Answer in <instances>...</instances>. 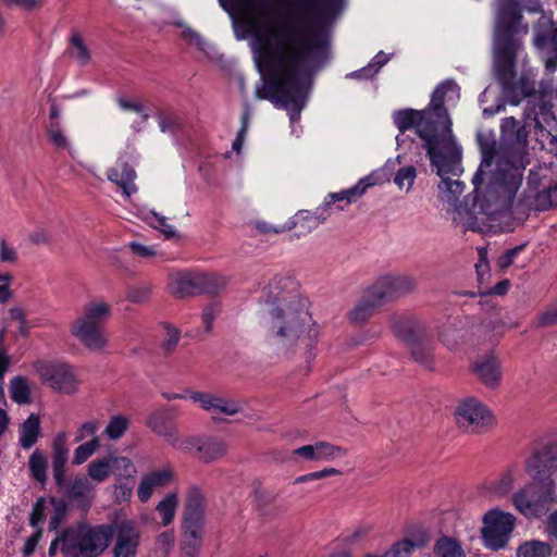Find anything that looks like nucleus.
I'll list each match as a JSON object with an SVG mask.
<instances>
[{
  "mask_svg": "<svg viewBox=\"0 0 557 557\" xmlns=\"http://www.w3.org/2000/svg\"><path fill=\"white\" fill-rule=\"evenodd\" d=\"M346 4L347 0H292L293 20L307 29L284 32L256 57L261 77L255 97L287 111L296 137L301 133L300 116L313 75L330 60L332 28Z\"/></svg>",
  "mask_w": 557,
  "mask_h": 557,
  "instance_id": "nucleus-1",
  "label": "nucleus"
},
{
  "mask_svg": "<svg viewBox=\"0 0 557 557\" xmlns=\"http://www.w3.org/2000/svg\"><path fill=\"white\" fill-rule=\"evenodd\" d=\"M527 126L529 124H521L513 116L502 120V150L496 170L486 186L483 185L485 169H490L494 162L496 143L484 140L483 135H479L481 162L472 177V194L466 197L463 205L455 209L453 221L456 224L462 225L465 230L481 231L480 214L492 218L512 205L529 164Z\"/></svg>",
  "mask_w": 557,
  "mask_h": 557,
  "instance_id": "nucleus-2",
  "label": "nucleus"
},
{
  "mask_svg": "<svg viewBox=\"0 0 557 557\" xmlns=\"http://www.w3.org/2000/svg\"><path fill=\"white\" fill-rule=\"evenodd\" d=\"M460 97V88L454 79H444L432 92L429 106L423 110L404 109L393 114L394 124L399 131L396 136L397 145H404L407 140L406 132L414 129L416 134L424 141L426 154L431 163L438 165L440 172H446L447 165L458 161V149L455 147V138L451 131V120L444 106L445 100L457 101Z\"/></svg>",
  "mask_w": 557,
  "mask_h": 557,
  "instance_id": "nucleus-3",
  "label": "nucleus"
},
{
  "mask_svg": "<svg viewBox=\"0 0 557 557\" xmlns=\"http://www.w3.org/2000/svg\"><path fill=\"white\" fill-rule=\"evenodd\" d=\"M495 26L493 36V71L506 100L518 106L523 99H531L535 92L534 83L527 77L516 79V63L522 50L520 34L528 33L521 24V4L518 0H495Z\"/></svg>",
  "mask_w": 557,
  "mask_h": 557,
  "instance_id": "nucleus-4",
  "label": "nucleus"
},
{
  "mask_svg": "<svg viewBox=\"0 0 557 557\" xmlns=\"http://www.w3.org/2000/svg\"><path fill=\"white\" fill-rule=\"evenodd\" d=\"M269 339L282 354L305 349L312 358L319 329L305 305L273 307L264 320Z\"/></svg>",
  "mask_w": 557,
  "mask_h": 557,
  "instance_id": "nucleus-5",
  "label": "nucleus"
},
{
  "mask_svg": "<svg viewBox=\"0 0 557 557\" xmlns=\"http://www.w3.org/2000/svg\"><path fill=\"white\" fill-rule=\"evenodd\" d=\"M547 151L552 160L529 171L527 186L518 198L517 208L527 211H546L557 206V135L548 134Z\"/></svg>",
  "mask_w": 557,
  "mask_h": 557,
  "instance_id": "nucleus-6",
  "label": "nucleus"
},
{
  "mask_svg": "<svg viewBox=\"0 0 557 557\" xmlns=\"http://www.w3.org/2000/svg\"><path fill=\"white\" fill-rule=\"evenodd\" d=\"M63 540L65 557H98L112 541V530L109 524L78 522L63 530Z\"/></svg>",
  "mask_w": 557,
  "mask_h": 557,
  "instance_id": "nucleus-7",
  "label": "nucleus"
},
{
  "mask_svg": "<svg viewBox=\"0 0 557 557\" xmlns=\"http://www.w3.org/2000/svg\"><path fill=\"white\" fill-rule=\"evenodd\" d=\"M110 314L109 304L103 300L90 301L84 306L82 314L71 324V334L89 350H101L108 342L103 325Z\"/></svg>",
  "mask_w": 557,
  "mask_h": 557,
  "instance_id": "nucleus-8",
  "label": "nucleus"
},
{
  "mask_svg": "<svg viewBox=\"0 0 557 557\" xmlns=\"http://www.w3.org/2000/svg\"><path fill=\"white\" fill-rule=\"evenodd\" d=\"M556 483L553 478L542 481L533 480L517 490L511 495V502L517 511L528 519L545 515L556 502Z\"/></svg>",
  "mask_w": 557,
  "mask_h": 557,
  "instance_id": "nucleus-9",
  "label": "nucleus"
},
{
  "mask_svg": "<svg viewBox=\"0 0 557 557\" xmlns=\"http://www.w3.org/2000/svg\"><path fill=\"white\" fill-rule=\"evenodd\" d=\"M459 429L469 434H484L496 423L493 412L481 400L474 397L462 399L455 410Z\"/></svg>",
  "mask_w": 557,
  "mask_h": 557,
  "instance_id": "nucleus-10",
  "label": "nucleus"
},
{
  "mask_svg": "<svg viewBox=\"0 0 557 557\" xmlns=\"http://www.w3.org/2000/svg\"><path fill=\"white\" fill-rule=\"evenodd\" d=\"M222 276L207 273L178 272L171 277L170 290L177 298L199 294H216L224 288Z\"/></svg>",
  "mask_w": 557,
  "mask_h": 557,
  "instance_id": "nucleus-11",
  "label": "nucleus"
},
{
  "mask_svg": "<svg viewBox=\"0 0 557 557\" xmlns=\"http://www.w3.org/2000/svg\"><path fill=\"white\" fill-rule=\"evenodd\" d=\"M483 522L482 539L484 545L493 550L504 548L515 528V516L494 508L484 515Z\"/></svg>",
  "mask_w": 557,
  "mask_h": 557,
  "instance_id": "nucleus-12",
  "label": "nucleus"
},
{
  "mask_svg": "<svg viewBox=\"0 0 557 557\" xmlns=\"http://www.w3.org/2000/svg\"><path fill=\"white\" fill-rule=\"evenodd\" d=\"M391 161H387L386 164L376 171L371 172L369 175L360 178L356 185L350 188L341 190L338 193H332L327 197H325L322 202V209L325 210L326 213L335 206L337 202L341 203L345 201V206L351 203L352 200L361 197L366 194L367 189L371 186L382 184L384 181H389Z\"/></svg>",
  "mask_w": 557,
  "mask_h": 557,
  "instance_id": "nucleus-13",
  "label": "nucleus"
},
{
  "mask_svg": "<svg viewBox=\"0 0 557 557\" xmlns=\"http://www.w3.org/2000/svg\"><path fill=\"white\" fill-rule=\"evenodd\" d=\"M33 368L40 381L54 391L71 394L76 389V377L72 368L66 363L36 361Z\"/></svg>",
  "mask_w": 557,
  "mask_h": 557,
  "instance_id": "nucleus-14",
  "label": "nucleus"
},
{
  "mask_svg": "<svg viewBox=\"0 0 557 557\" xmlns=\"http://www.w3.org/2000/svg\"><path fill=\"white\" fill-rule=\"evenodd\" d=\"M270 308L305 305L298 293V283L289 275H276L263 288Z\"/></svg>",
  "mask_w": 557,
  "mask_h": 557,
  "instance_id": "nucleus-15",
  "label": "nucleus"
},
{
  "mask_svg": "<svg viewBox=\"0 0 557 557\" xmlns=\"http://www.w3.org/2000/svg\"><path fill=\"white\" fill-rule=\"evenodd\" d=\"M138 162V154L135 150L124 151L116 160V165L107 171V178L116 184L123 191L126 199L137 193L135 180L137 177L135 166Z\"/></svg>",
  "mask_w": 557,
  "mask_h": 557,
  "instance_id": "nucleus-16",
  "label": "nucleus"
},
{
  "mask_svg": "<svg viewBox=\"0 0 557 557\" xmlns=\"http://www.w3.org/2000/svg\"><path fill=\"white\" fill-rule=\"evenodd\" d=\"M110 525L112 537H115L112 549L113 557H136L141 539L140 530L136 522L123 519Z\"/></svg>",
  "mask_w": 557,
  "mask_h": 557,
  "instance_id": "nucleus-17",
  "label": "nucleus"
},
{
  "mask_svg": "<svg viewBox=\"0 0 557 557\" xmlns=\"http://www.w3.org/2000/svg\"><path fill=\"white\" fill-rule=\"evenodd\" d=\"M534 45L543 53L546 73L554 74L557 71V28L545 15L535 26Z\"/></svg>",
  "mask_w": 557,
  "mask_h": 557,
  "instance_id": "nucleus-18",
  "label": "nucleus"
},
{
  "mask_svg": "<svg viewBox=\"0 0 557 557\" xmlns=\"http://www.w3.org/2000/svg\"><path fill=\"white\" fill-rule=\"evenodd\" d=\"M416 278L408 274H386L371 285V293L376 299L392 301L414 290Z\"/></svg>",
  "mask_w": 557,
  "mask_h": 557,
  "instance_id": "nucleus-19",
  "label": "nucleus"
},
{
  "mask_svg": "<svg viewBox=\"0 0 557 557\" xmlns=\"http://www.w3.org/2000/svg\"><path fill=\"white\" fill-rule=\"evenodd\" d=\"M455 147L458 149V161L455 164H450V161L447 159L444 160L445 164L447 165L446 172H440L438 165L435 163H431V165L436 170V174L441 177V183L438 184V189L441 193L442 200H445L449 203H455L458 200V197L463 193L465 189V183L459 180H450L449 176H456L460 175L463 171L461 166V154L462 149L461 146L457 144L455 140Z\"/></svg>",
  "mask_w": 557,
  "mask_h": 557,
  "instance_id": "nucleus-20",
  "label": "nucleus"
},
{
  "mask_svg": "<svg viewBox=\"0 0 557 557\" xmlns=\"http://www.w3.org/2000/svg\"><path fill=\"white\" fill-rule=\"evenodd\" d=\"M525 471L533 480L553 478L557 469V445L548 444L535 450L524 462Z\"/></svg>",
  "mask_w": 557,
  "mask_h": 557,
  "instance_id": "nucleus-21",
  "label": "nucleus"
},
{
  "mask_svg": "<svg viewBox=\"0 0 557 557\" xmlns=\"http://www.w3.org/2000/svg\"><path fill=\"white\" fill-rule=\"evenodd\" d=\"M205 497L201 490L197 486L189 488L187 493L186 505L184 509V534H191L194 537L197 533L202 534L205 524Z\"/></svg>",
  "mask_w": 557,
  "mask_h": 557,
  "instance_id": "nucleus-22",
  "label": "nucleus"
},
{
  "mask_svg": "<svg viewBox=\"0 0 557 557\" xmlns=\"http://www.w3.org/2000/svg\"><path fill=\"white\" fill-rule=\"evenodd\" d=\"M189 398L213 418L218 414L235 416L242 410L240 401L213 393L190 392Z\"/></svg>",
  "mask_w": 557,
  "mask_h": 557,
  "instance_id": "nucleus-23",
  "label": "nucleus"
},
{
  "mask_svg": "<svg viewBox=\"0 0 557 557\" xmlns=\"http://www.w3.org/2000/svg\"><path fill=\"white\" fill-rule=\"evenodd\" d=\"M553 104L549 100H546V95H536L535 92L528 99L527 106L523 113V121L529 126L533 125L535 128H539L541 132V136L545 138V143H548V134L553 135L550 132H546L544 134L541 119L544 122L553 119Z\"/></svg>",
  "mask_w": 557,
  "mask_h": 557,
  "instance_id": "nucleus-24",
  "label": "nucleus"
},
{
  "mask_svg": "<svg viewBox=\"0 0 557 557\" xmlns=\"http://www.w3.org/2000/svg\"><path fill=\"white\" fill-rule=\"evenodd\" d=\"M391 326L394 334L405 343H410L424 338L428 330L425 324L411 313L395 314L391 320Z\"/></svg>",
  "mask_w": 557,
  "mask_h": 557,
  "instance_id": "nucleus-25",
  "label": "nucleus"
},
{
  "mask_svg": "<svg viewBox=\"0 0 557 557\" xmlns=\"http://www.w3.org/2000/svg\"><path fill=\"white\" fill-rule=\"evenodd\" d=\"M293 457H299L306 461H333L345 456V450L327 442H315L304 445L292 451Z\"/></svg>",
  "mask_w": 557,
  "mask_h": 557,
  "instance_id": "nucleus-26",
  "label": "nucleus"
},
{
  "mask_svg": "<svg viewBox=\"0 0 557 557\" xmlns=\"http://www.w3.org/2000/svg\"><path fill=\"white\" fill-rule=\"evenodd\" d=\"M52 457L51 468L54 483L58 487L65 485V471L69 460L67 433L59 432L51 444Z\"/></svg>",
  "mask_w": 557,
  "mask_h": 557,
  "instance_id": "nucleus-27",
  "label": "nucleus"
},
{
  "mask_svg": "<svg viewBox=\"0 0 557 557\" xmlns=\"http://www.w3.org/2000/svg\"><path fill=\"white\" fill-rule=\"evenodd\" d=\"M65 494L73 506L87 512L95 500L96 491L92 483L83 475H77L66 487Z\"/></svg>",
  "mask_w": 557,
  "mask_h": 557,
  "instance_id": "nucleus-28",
  "label": "nucleus"
},
{
  "mask_svg": "<svg viewBox=\"0 0 557 557\" xmlns=\"http://www.w3.org/2000/svg\"><path fill=\"white\" fill-rule=\"evenodd\" d=\"M219 4L231 15L242 10L259 18H269L274 13L273 0H218Z\"/></svg>",
  "mask_w": 557,
  "mask_h": 557,
  "instance_id": "nucleus-29",
  "label": "nucleus"
},
{
  "mask_svg": "<svg viewBox=\"0 0 557 557\" xmlns=\"http://www.w3.org/2000/svg\"><path fill=\"white\" fill-rule=\"evenodd\" d=\"M173 480L174 471L169 467L144 474L137 490L138 499L147 503L156 488L164 487Z\"/></svg>",
  "mask_w": 557,
  "mask_h": 557,
  "instance_id": "nucleus-30",
  "label": "nucleus"
},
{
  "mask_svg": "<svg viewBox=\"0 0 557 557\" xmlns=\"http://www.w3.org/2000/svg\"><path fill=\"white\" fill-rule=\"evenodd\" d=\"M330 213H326L322 206H319L313 212L309 210H299L293 218H290L285 226L281 230H275L276 233L292 230L295 227L300 228L299 234L305 235L315 230L323 223Z\"/></svg>",
  "mask_w": 557,
  "mask_h": 557,
  "instance_id": "nucleus-31",
  "label": "nucleus"
},
{
  "mask_svg": "<svg viewBox=\"0 0 557 557\" xmlns=\"http://www.w3.org/2000/svg\"><path fill=\"white\" fill-rule=\"evenodd\" d=\"M472 371L487 387L495 388L502 380L499 361L492 355H486L472 363Z\"/></svg>",
  "mask_w": 557,
  "mask_h": 557,
  "instance_id": "nucleus-32",
  "label": "nucleus"
},
{
  "mask_svg": "<svg viewBox=\"0 0 557 557\" xmlns=\"http://www.w3.org/2000/svg\"><path fill=\"white\" fill-rule=\"evenodd\" d=\"M523 475L522 469L519 465H509L500 474L499 478L491 483V493L495 496L508 495L515 485Z\"/></svg>",
  "mask_w": 557,
  "mask_h": 557,
  "instance_id": "nucleus-33",
  "label": "nucleus"
},
{
  "mask_svg": "<svg viewBox=\"0 0 557 557\" xmlns=\"http://www.w3.org/2000/svg\"><path fill=\"white\" fill-rule=\"evenodd\" d=\"M407 348L410 351L411 358L414 362L420 364L421 367L432 370L434 366V344L429 337V333L426 336L421 339H417L409 345Z\"/></svg>",
  "mask_w": 557,
  "mask_h": 557,
  "instance_id": "nucleus-34",
  "label": "nucleus"
},
{
  "mask_svg": "<svg viewBox=\"0 0 557 557\" xmlns=\"http://www.w3.org/2000/svg\"><path fill=\"white\" fill-rule=\"evenodd\" d=\"M382 300L376 299L371 293V286L368 287L360 301L356 304L349 312V320L352 324L359 325L364 323L374 312V309L382 305Z\"/></svg>",
  "mask_w": 557,
  "mask_h": 557,
  "instance_id": "nucleus-35",
  "label": "nucleus"
},
{
  "mask_svg": "<svg viewBox=\"0 0 557 557\" xmlns=\"http://www.w3.org/2000/svg\"><path fill=\"white\" fill-rule=\"evenodd\" d=\"M40 434V417L37 413H30L21 425L18 436L20 446L25 450L30 449L37 443Z\"/></svg>",
  "mask_w": 557,
  "mask_h": 557,
  "instance_id": "nucleus-36",
  "label": "nucleus"
},
{
  "mask_svg": "<svg viewBox=\"0 0 557 557\" xmlns=\"http://www.w3.org/2000/svg\"><path fill=\"white\" fill-rule=\"evenodd\" d=\"M226 445L216 437H200L197 458L203 462H210L223 457L226 454Z\"/></svg>",
  "mask_w": 557,
  "mask_h": 557,
  "instance_id": "nucleus-37",
  "label": "nucleus"
},
{
  "mask_svg": "<svg viewBox=\"0 0 557 557\" xmlns=\"http://www.w3.org/2000/svg\"><path fill=\"white\" fill-rule=\"evenodd\" d=\"M171 413L168 408L156 410L147 418V425L157 435L164 437L166 441L176 431L174 426L169 424Z\"/></svg>",
  "mask_w": 557,
  "mask_h": 557,
  "instance_id": "nucleus-38",
  "label": "nucleus"
},
{
  "mask_svg": "<svg viewBox=\"0 0 557 557\" xmlns=\"http://www.w3.org/2000/svg\"><path fill=\"white\" fill-rule=\"evenodd\" d=\"M553 554L555 547L540 540L527 541L517 548V557H552Z\"/></svg>",
  "mask_w": 557,
  "mask_h": 557,
  "instance_id": "nucleus-39",
  "label": "nucleus"
},
{
  "mask_svg": "<svg viewBox=\"0 0 557 557\" xmlns=\"http://www.w3.org/2000/svg\"><path fill=\"white\" fill-rule=\"evenodd\" d=\"M69 54L81 66H86L90 62V51L77 30L73 32L70 37Z\"/></svg>",
  "mask_w": 557,
  "mask_h": 557,
  "instance_id": "nucleus-40",
  "label": "nucleus"
},
{
  "mask_svg": "<svg viewBox=\"0 0 557 557\" xmlns=\"http://www.w3.org/2000/svg\"><path fill=\"white\" fill-rule=\"evenodd\" d=\"M436 557H466L459 541L450 536H441L433 548Z\"/></svg>",
  "mask_w": 557,
  "mask_h": 557,
  "instance_id": "nucleus-41",
  "label": "nucleus"
},
{
  "mask_svg": "<svg viewBox=\"0 0 557 557\" xmlns=\"http://www.w3.org/2000/svg\"><path fill=\"white\" fill-rule=\"evenodd\" d=\"M28 469L32 478L45 485L47 483V457L40 449H35L28 459Z\"/></svg>",
  "mask_w": 557,
  "mask_h": 557,
  "instance_id": "nucleus-42",
  "label": "nucleus"
},
{
  "mask_svg": "<svg viewBox=\"0 0 557 557\" xmlns=\"http://www.w3.org/2000/svg\"><path fill=\"white\" fill-rule=\"evenodd\" d=\"M426 544L424 539L409 540L404 539L395 542L392 547L386 550V557H411L416 549L422 548Z\"/></svg>",
  "mask_w": 557,
  "mask_h": 557,
  "instance_id": "nucleus-43",
  "label": "nucleus"
},
{
  "mask_svg": "<svg viewBox=\"0 0 557 557\" xmlns=\"http://www.w3.org/2000/svg\"><path fill=\"white\" fill-rule=\"evenodd\" d=\"M10 397L18 405H27L32 401L28 380L17 375L10 381Z\"/></svg>",
  "mask_w": 557,
  "mask_h": 557,
  "instance_id": "nucleus-44",
  "label": "nucleus"
},
{
  "mask_svg": "<svg viewBox=\"0 0 557 557\" xmlns=\"http://www.w3.org/2000/svg\"><path fill=\"white\" fill-rule=\"evenodd\" d=\"M178 506V496L175 492L168 493L157 505L161 522L164 527L169 525L175 516Z\"/></svg>",
  "mask_w": 557,
  "mask_h": 557,
  "instance_id": "nucleus-45",
  "label": "nucleus"
},
{
  "mask_svg": "<svg viewBox=\"0 0 557 557\" xmlns=\"http://www.w3.org/2000/svg\"><path fill=\"white\" fill-rule=\"evenodd\" d=\"M199 438H200V436L181 437V436H178L177 432L175 431L166 442L174 449L185 453V454H191L197 457Z\"/></svg>",
  "mask_w": 557,
  "mask_h": 557,
  "instance_id": "nucleus-46",
  "label": "nucleus"
},
{
  "mask_svg": "<svg viewBox=\"0 0 557 557\" xmlns=\"http://www.w3.org/2000/svg\"><path fill=\"white\" fill-rule=\"evenodd\" d=\"M100 441L94 436L90 441L78 445L73 454L72 463L79 466L86 462L99 448Z\"/></svg>",
  "mask_w": 557,
  "mask_h": 557,
  "instance_id": "nucleus-47",
  "label": "nucleus"
},
{
  "mask_svg": "<svg viewBox=\"0 0 557 557\" xmlns=\"http://www.w3.org/2000/svg\"><path fill=\"white\" fill-rule=\"evenodd\" d=\"M145 220L151 227L160 231L166 239H170L176 235L174 226L169 224L168 219L156 211L151 210L147 212Z\"/></svg>",
  "mask_w": 557,
  "mask_h": 557,
  "instance_id": "nucleus-48",
  "label": "nucleus"
},
{
  "mask_svg": "<svg viewBox=\"0 0 557 557\" xmlns=\"http://www.w3.org/2000/svg\"><path fill=\"white\" fill-rule=\"evenodd\" d=\"M183 37L189 39L199 50L206 53L209 58L215 59L218 51L216 48L207 41L199 33L191 28H186L183 32Z\"/></svg>",
  "mask_w": 557,
  "mask_h": 557,
  "instance_id": "nucleus-49",
  "label": "nucleus"
},
{
  "mask_svg": "<svg viewBox=\"0 0 557 557\" xmlns=\"http://www.w3.org/2000/svg\"><path fill=\"white\" fill-rule=\"evenodd\" d=\"M111 462L107 458L92 460L87 467L88 476L96 482H103L110 474Z\"/></svg>",
  "mask_w": 557,
  "mask_h": 557,
  "instance_id": "nucleus-50",
  "label": "nucleus"
},
{
  "mask_svg": "<svg viewBox=\"0 0 557 557\" xmlns=\"http://www.w3.org/2000/svg\"><path fill=\"white\" fill-rule=\"evenodd\" d=\"M128 428V419L124 416H114L109 420L104 430L107 437L111 441L121 438Z\"/></svg>",
  "mask_w": 557,
  "mask_h": 557,
  "instance_id": "nucleus-51",
  "label": "nucleus"
},
{
  "mask_svg": "<svg viewBox=\"0 0 557 557\" xmlns=\"http://www.w3.org/2000/svg\"><path fill=\"white\" fill-rule=\"evenodd\" d=\"M50 503L53 506V512L50 517L48 528L50 531H57L67 515V504L63 499L52 497Z\"/></svg>",
  "mask_w": 557,
  "mask_h": 557,
  "instance_id": "nucleus-52",
  "label": "nucleus"
},
{
  "mask_svg": "<svg viewBox=\"0 0 557 557\" xmlns=\"http://www.w3.org/2000/svg\"><path fill=\"white\" fill-rule=\"evenodd\" d=\"M151 286L147 284L133 285L126 289V299L131 302L144 305L151 298Z\"/></svg>",
  "mask_w": 557,
  "mask_h": 557,
  "instance_id": "nucleus-53",
  "label": "nucleus"
},
{
  "mask_svg": "<svg viewBox=\"0 0 557 557\" xmlns=\"http://www.w3.org/2000/svg\"><path fill=\"white\" fill-rule=\"evenodd\" d=\"M417 171L413 165H406L398 170L394 177V183L399 189H406L409 191L414 183Z\"/></svg>",
  "mask_w": 557,
  "mask_h": 557,
  "instance_id": "nucleus-54",
  "label": "nucleus"
},
{
  "mask_svg": "<svg viewBox=\"0 0 557 557\" xmlns=\"http://www.w3.org/2000/svg\"><path fill=\"white\" fill-rule=\"evenodd\" d=\"M46 517V499L44 497H39L32 507V511L29 513L28 522L34 529L41 528V523L44 522Z\"/></svg>",
  "mask_w": 557,
  "mask_h": 557,
  "instance_id": "nucleus-55",
  "label": "nucleus"
},
{
  "mask_svg": "<svg viewBox=\"0 0 557 557\" xmlns=\"http://www.w3.org/2000/svg\"><path fill=\"white\" fill-rule=\"evenodd\" d=\"M339 474H342V472L335 468H325L322 470L313 471V472L297 476L294 480V484H302V483H307L310 481L321 480V479H324L327 476L339 475Z\"/></svg>",
  "mask_w": 557,
  "mask_h": 557,
  "instance_id": "nucleus-56",
  "label": "nucleus"
},
{
  "mask_svg": "<svg viewBox=\"0 0 557 557\" xmlns=\"http://www.w3.org/2000/svg\"><path fill=\"white\" fill-rule=\"evenodd\" d=\"M339 474H342V472L335 468H325L322 470L313 471V472L297 476L294 480V484H302V483H307L310 481L321 480V479H324L327 476L339 475Z\"/></svg>",
  "mask_w": 557,
  "mask_h": 557,
  "instance_id": "nucleus-57",
  "label": "nucleus"
},
{
  "mask_svg": "<svg viewBox=\"0 0 557 557\" xmlns=\"http://www.w3.org/2000/svg\"><path fill=\"white\" fill-rule=\"evenodd\" d=\"M202 534L197 533L194 537L191 534H184L183 554L184 557H197L199 547L201 545Z\"/></svg>",
  "mask_w": 557,
  "mask_h": 557,
  "instance_id": "nucleus-58",
  "label": "nucleus"
},
{
  "mask_svg": "<svg viewBox=\"0 0 557 557\" xmlns=\"http://www.w3.org/2000/svg\"><path fill=\"white\" fill-rule=\"evenodd\" d=\"M164 329H165L166 334H165V339L162 343V347L168 354H170L177 346V344L180 342V337H181V332L178 329H176L172 325H169V324H166L164 326Z\"/></svg>",
  "mask_w": 557,
  "mask_h": 557,
  "instance_id": "nucleus-59",
  "label": "nucleus"
},
{
  "mask_svg": "<svg viewBox=\"0 0 557 557\" xmlns=\"http://www.w3.org/2000/svg\"><path fill=\"white\" fill-rule=\"evenodd\" d=\"M117 104L124 111H134L141 114V123H146L149 119V114L145 112L144 104L139 101H131L123 97H119Z\"/></svg>",
  "mask_w": 557,
  "mask_h": 557,
  "instance_id": "nucleus-60",
  "label": "nucleus"
},
{
  "mask_svg": "<svg viewBox=\"0 0 557 557\" xmlns=\"http://www.w3.org/2000/svg\"><path fill=\"white\" fill-rule=\"evenodd\" d=\"M133 483H120L114 486L113 497L119 504L128 502L133 495Z\"/></svg>",
  "mask_w": 557,
  "mask_h": 557,
  "instance_id": "nucleus-61",
  "label": "nucleus"
},
{
  "mask_svg": "<svg viewBox=\"0 0 557 557\" xmlns=\"http://www.w3.org/2000/svg\"><path fill=\"white\" fill-rule=\"evenodd\" d=\"M220 306L218 304H210L202 310V322L205 324L206 332L212 330V323L215 318L220 314Z\"/></svg>",
  "mask_w": 557,
  "mask_h": 557,
  "instance_id": "nucleus-62",
  "label": "nucleus"
},
{
  "mask_svg": "<svg viewBox=\"0 0 557 557\" xmlns=\"http://www.w3.org/2000/svg\"><path fill=\"white\" fill-rule=\"evenodd\" d=\"M98 423L95 420L87 421L81 425L75 435V442H82L87 437L97 436Z\"/></svg>",
  "mask_w": 557,
  "mask_h": 557,
  "instance_id": "nucleus-63",
  "label": "nucleus"
},
{
  "mask_svg": "<svg viewBox=\"0 0 557 557\" xmlns=\"http://www.w3.org/2000/svg\"><path fill=\"white\" fill-rule=\"evenodd\" d=\"M546 532L552 542H556L555 556H557V510L553 511L546 521Z\"/></svg>",
  "mask_w": 557,
  "mask_h": 557,
  "instance_id": "nucleus-64",
  "label": "nucleus"
}]
</instances>
